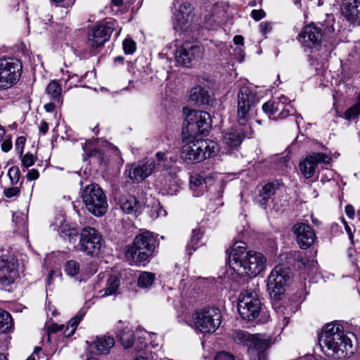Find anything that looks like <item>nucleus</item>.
I'll return each mask as SVG.
<instances>
[{
    "label": "nucleus",
    "mask_w": 360,
    "mask_h": 360,
    "mask_svg": "<svg viewBox=\"0 0 360 360\" xmlns=\"http://www.w3.org/2000/svg\"><path fill=\"white\" fill-rule=\"evenodd\" d=\"M155 168V162L153 159L139 162L129 169V176L133 182H139L148 177Z\"/></svg>",
    "instance_id": "nucleus-22"
},
{
    "label": "nucleus",
    "mask_w": 360,
    "mask_h": 360,
    "mask_svg": "<svg viewBox=\"0 0 360 360\" xmlns=\"http://www.w3.org/2000/svg\"><path fill=\"white\" fill-rule=\"evenodd\" d=\"M25 144V138L24 136H19L15 144V150L17 153L22 156L23 153V149Z\"/></svg>",
    "instance_id": "nucleus-46"
},
{
    "label": "nucleus",
    "mask_w": 360,
    "mask_h": 360,
    "mask_svg": "<svg viewBox=\"0 0 360 360\" xmlns=\"http://www.w3.org/2000/svg\"><path fill=\"white\" fill-rule=\"evenodd\" d=\"M319 340L321 351L328 357L342 359L353 353L352 341L340 324L327 323Z\"/></svg>",
    "instance_id": "nucleus-2"
},
{
    "label": "nucleus",
    "mask_w": 360,
    "mask_h": 360,
    "mask_svg": "<svg viewBox=\"0 0 360 360\" xmlns=\"http://www.w3.org/2000/svg\"><path fill=\"white\" fill-rule=\"evenodd\" d=\"M8 175L12 184H17L20 178L19 169L18 167H11L8 169Z\"/></svg>",
    "instance_id": "nucleus-45"
},
{
    "label": "nucleus",
    "mask_w": 360,
    "mask_h": 360,
    "mask_svg": "<svg viewBox=\"0 0 360 360\" xmlns=\"http://www.w3.org/2000/svg\"><path fill=\"white\" fill-rule=\"evenodd\" d=\"M195 327L202 333H214L221 323V314L216 307H206L197 311L193 315Z\"/></svg>",
    "instance_id": "nucleus-10"
},
{
    "label": "nucleus",
    "mask_w": 360,
    "mask_h": 360,
    "mask_svg": "<svg viewBox=\"0 0 360 360\" xmlns=\"http://www.w3.org/2000/svg\"><path fill=\"white\" fill-rule=\"evenodd\" d=\"M360 115V108L356 105L354 104L348 109H347L342 117L349 121H354L356 120L359 116Z\"/></svg>",
    "instance_id": "nucleus-38"
},
{
    "label": "nucleus",
    "mask_w": 360,
    "mask_h": 360,
    "mask_svg": "<svg viewBox=\"0 0 360 360\" xmlns=\"http://www.w3.org/2000/svg\"><path fill=\"white\" fill-rule=\"evenodd\" d=\"M243 37L241 35H236L233 38V41L236 45L243 46Z\"/></svg>",
    "instance_id": "nucleus-59"
},
{
    "label": "nucleus",
    "mask_w": 360,
    "mask_h": 360,
    "mask_svg": "<svg viewBox=\"0 0 360 360\" xmlns=\"http://www.w3.org/2000/svg\"><path fill=\"white\" fill-rule=\"evenodd\" d=\"M86 314V310L81 309L72 317L67 325L53 323L49 327V333L62 332L65 337L72 336L77 328L79 323L82 320Z\"/></svg>",
    "instance_id": "nucleus-21"
},
{
    "label": "nucleus",
    "mask_w": 360,
    "mask_h": 360,
    "mask_svg": "<svg viewBox=\"0 0 360 360\" xmlns=\"http://www.w3.org/2000/svg\"><path fill=\"white\" fill-rule=\"evenodd\" d=\"M344 17L351 23L360 25V1L346 0L342 5Z\"/></svg>",
    "instance_id": "nucleus-25"
},
{
    "label": "nucleus",
    "mask_w": 360,
    "mask_h": 360,
    "mask_svg": "<svg viewBox=\"0 0 360 360\" xmlns=\"http://www.w3.org/2000/svg\"><path fill=\"white\" fill-rule=\"evenodd\" d=\"M324 40V34L321 27L310 24L304 27L299 34V41L304 47L318 49Z\"/></svg>",
    "instance_id": "nucleus-17"
},
{
    "label": "nucleus",
    "mask_w": 360,
    "mask_h": 360,
    "mask_svg": "<svg viewBox=\"0 0 360 360\" xmlns=\"http://www.w3.org/2000/svg\"><path fill=\"white\" fill-rule=\"evenodd\" d=\"M178 169L175 167H169L164 169L158 177L156 185L160 186L167 193L172 190V187L176 184Z\"/></svg>",
    "instance_id": "nucleus-24"
},
{
    "label": "nucleus",
    "mask_w": 360,
    "mask_h": 360,
    "mask_svg": "<svg viewBox=\"0 0 360 360\" xmlns=\"http://www.w3.org/2000/svg\"><path fill=\"white\" fill-rule=\"evenodd\" d=\"M20 157L22 165L25 168L32 166L37 160V158L30 153H27L24 155H22Z\"/></svg>",
    "instance_id": "nucleus-42"
},
{
    "label": "nucleus",
    "mask_w": 360,
    "mask_h": 360,
    "mask_svg": "<svg viewBox=\"0 0 360 360\" xmlns=\"http://www.w3.org/2000/svg\"><path fill=\"white\" fill-rule=\"evenodd\" d=\"M122 211L129 214L137 215L141 212V205L136 197L131 195H124L120 200Z\"/></svg>",
    "instance_id": "nucleus-27"
},
{
    "label": "nucleus",
    "mask_w": 360,
    "mask_h": 360,
    "mask_svg": "<svg viewBox=\"0 0 360 360\" xmlns=\"http://www.w3.org/2000/svg\"><path fill=\"white\" fill-rule=\"evenodd\" d=\"M251 15L255 20H259L265 16V13L263 10H252Z\"/></svg>",
    "instance_id": "nucleus-51"
},
{
    "label": "nucleus",
    "mask_w": 360,
    "mask_h": 360,
    "mask_svg": "<svg viewBox=\"0 0 360 360\" xmlns=\"http://www.w3.org/2000/svg\"><path fill=\"white\" fill-rule=\"evenodd\" d=\"M259 98L248 86L241 87L237 94V119L241 126L247 124L248 120L257 112L256 106Z\"/></svg>",
    "instance_id": "nucleus-7"
},
{
    "label": "nucleus",
    "mask_w": 360,
    "mask_h": 360,
    "mask_svg": "<svg viewBox=\"0 0 360 360\" xmlns=\"http://www.w3.org/2000/svg\"><path fill=\"white\" fill-rule=\"evenodd\" d=\"M20 193V189L17 186L10 187L5 188L4 191V195L8 198H11L14 196L18 195Z\"/></svg>",
    "instance_id": "nucleus-47"
},
{
    "label": "nucleus",
    "mask_w": 360,
    "mask_h": 360,
    "mask_svg": "<svg viewBox=\"0 0 360 360\" xmlns=\"http://www.w3.org/2000/svg\"><path fill=\"white\" fill-rule=\"evenodd\" d=\"M18 276L17 259L8 252L2 251L0 255V284L8 286L15 281Z\"/></svg>",
    "instance_id": "nucleus-15"
},
{
    "label": "nucleus",
    "mask_w": 360,
    "mask_h": 360,
    "mask_svg": "<svg viewBox=\"0 0 360 360\" xmlns=\"http://www.w3.org/2000/svg\"><path fill=\"white\" fill-rule=\"evenodd\" d=\"M39 129L40 132L45 134L49 130V124L45 121H41L39 125Z\"/></svg>",
    "instance_id": "nucleus-57"
},
{
    "label": "nucleus",
    "mask_w": 360,
    "mask_h": 360,
    "mask_svg": "<svg viewBox=\"0 0 360 360\" xmlns=\"http://www.w3.org/2000/svg\"><path fill=\"white\" fill-rule=\"evenodd\" d=\"M183 111L185 115L182 130L184 139H195L199 135H207L212 126L211 117L208 112L191 110L188 107L184 108Z\"/></svg>",
    "instance_id": "nucleus-4"
},
{
    "label": "nucleus",
    "mask_w": 360,
    "mask_h": 360,
    "mask_svg": "<svg viewBox=\"0 0 360 360\" xmlns=\"http://www.w3.org/2000/svg\"><path fill=\"white\" fill-rule=\"evenodd\" d=\"M65 271L70 276H77L80 271L79 264L74 260L68 261L65 264Z\"/></svg>",
    "instance_id": "nucleus-40"
},
{
    "label": "nucleus",
    "mask_w": 360,
    "mask_h": 360,
    "mask_svg": "<svg viewBox=\"0 0 360 360\" xmlns=\"http://www.w3.org/2000/svg\"><path fill=\"white\" fill-rule=\"evenodd\" d=\"M246 135L240 129H230L223 135L222 142L227 147L236 148L238 147Z\"/></svg>",
    "instance_id": "nucleus-26"
},
{
    "label": "nucleus",
    "mask_w": 360,
    "mask_h": 360,
    "mask_svg": "<svg viewBox=\"0 0 360 360\" xmlns=\"http://www.w3.org/2000/svg\"><path fill=\"white\" fill-rule=\"evenodd\" d=\"M39 174L37 169H32L27 174V179L29 181L36 180L39 178Z\"/></svg>",
    "instance_id": "nucleus-52"
},
{
    "label": "nucleus",
    "mask_w": 360,
    "mask_h": 360,
    "mask_svg": "<svg viewBox=\"0 0 360 360\" xmlns=\"http://www.w3.org/2000/svg\"><path fill=\"white\" fill-rule=\"evenodd\" d=\"M344 224H345V231L347 232V233L348 234L349 236V240H351V242L352 243L353 242V238H354V236H353V232H352V228L347 224V222L344 221Z\"/></svg>",
    "instance_id": "nucleus-58"
},
{
    "label": "nucleus",
    "mask_w": 360,
    "mask_h": 360,
    "mask_svg": "<svg viewBox=\"0 0 360 360\" xmlns=\"http://www.w3.org/2000/svg\"><path fill=\"white\" fill-rule=\"evenodd\" d=\"M13 326V319L10 314L0 308V331L6 333Z\"/></svg>",
    "instance_id": "nucleus-36"
},
{
    "label": "nucleus",
    "mask_w": 360,
    "mask_h": 360,
    "mask_svg": "<svg viewBox=\"0 0 360 360\" xmlns=\"http://www.w3.org/2000/svg\"><path fill=\"white\" fill-rule=\"evenodd\" d=\"M120 284V278L116 275H110L106 281L105 287L100 293L104 292L101 295V297H106L115 295L117 292Z\"/></svg>",
    "instance_id": "nucleus-31"
},
{
    "label": "nucleus",
    "mask_w": 360,
    "mask_h": 360,
    "mask_svg": "<svg viewBox=\"0 0 360 360\" xmlns=\"http://www.w3.org/2000/svg\"><path fill=\"white\" fill-rule=\"evenodd\" d=\"M262 110L270 119L275 120L284 119L296 113V110L284 96L266 102L262 105Z\"/></svg>",
    "instance_id": "nucleus-13"
},
{
    "label": "nucleus",
    "mask_w": 360,
    "mask_h": 360,
    "mask_svg": "<svg viewBox=\"0 0 360 360\" xmlns=\"http://www.w3.org/2000/svg\"><path fill=\"white\" fill-rule=\"evenodd\" d=\"M252 335V334H250L247 331L238 330L234 332L233 338L236 343L244 345L249 347Z\"/></svg>",
    "instance_id": "nucleus-37"
},
{
    "label": "nucleus",
    "mask_w": 360,
    "mask_h": 360,
    "mask_svg": "<svg viewBox=\"0 0 360 360\" xmlns=\"http://www.w3.org/2000/svg\"><path fill=\"white\" fill-rule=\"evenodd\" d=\"M114 345L115 340L112 337L103 336L97 338L92 343L91 347L96 349V353L98 354H106L109 353Z\"/></svg>",
    "instance_id": "nucleus-29"
},
{
    "label": "nucleus",
    "mask_w": 360,
    "mask_h": 360,
    "mask_svg": "<svg viewBox=\"0 0 360 360\" xmlns=\"http://www.w3.org/2000/svg\"><path fill=\"white\" fill-rule=\"evenodd\" d=\"M272 30V25L269 22H262L259 25V31L263 35L269 33Z\"/></svg>",
    "instance_id": "nucleus-48"
},
{
    "label": "nucleus",
    "mask_w": 360,
    "mask_h": 360,
    "mask_svg": "<svg viewBox=\"0 0 360 360\" xmlns=\"http://www.w3.org/2000/svg\"><path fill=\"white\" fill-rule=\"evenodd\" d=\"M155 157L157 158L158 163L155 165L158 168L163 167L164 169L167 168L166 162L167 161L166 158V154L163 152H158L155 154Z\"/></svg>",
    "instance_id": "nucleus-44"
},
{
    "label": "nucleus",
    "mask_w": 360,
    "mask_h": 360,
    "mask_svg": "<svg viewBox=\"0 0 360 360\" xmlns=\"http://www.w3.org/2000/svg\"><path fill=\"white\" fill-rule=\"evenodd\" d=\"M55 107L56 105L53 103H49L44 105L45 110L49 112H52L55 109Z\"/></svg>",
    "instance_id": "nucleus-62"
},
{
    "label": "nucleus",
    "mask_w": 360,
    "mask_h": 360,
    "mask_svg": "<svg viewBox=\"0 0 360 360\" xmlns=\"http://www.w3.org/2000/svg\"><path fill=\"white\" fill-rule=\"evenodd\" d=\"M266 262L262 253L246 251L243 242L236 243L229 257L230 267L240 276H256L264 269Z\"/></svg>",
    "instance_id": "nucleus-1"
},
{
    "label": "nucleus",
    "mask_w": 360,
    "mask_h": 360,
    "mask_svg": "<svg viewBox=\"0 0 360 360\" xmlns=\"http://www.w3.org/2000/svg\"><path fill=\"white\" fill-rule=\"evenodd\" d=\"M46 93L50 96L51 99L57 102L58 104L62 103L61 98V88L58 83L56 81L50 82L46 87Z\"/></svg>",
    "instance_id": "nucleus-34"
},
{
    "label": "nucleus",
    "mask_w": 360,
    "mask_h": 360,
    "mask_svg": "<svg viewBox=\"0 0 360 360\" xmlns=\"http://www.w3.org/2000/svg\"><path fill=\"white\" fill-rule=\"evenodd\" d=\"M234 52H235V54H238V59H239V61L240 62H242L243 60V58H244V56H245V53H244V51L242 49L240 48H238L236 50H234Z\"/></svg>",
    "instance_id": "nucleus-60"
},
{
    "label": "nucleus",
    "mask_w": 360,
    "mask_h": 360,
    "mask_svg": "<svg viewBox=\"0 0 360 360\" xmlns=\"http://www.w3.org/2000/svg\"><path fill=\"white\" fill-rule=\"evenodd\" d=\"M214 360H235L234 356L226 352H221L216 354Z\"/></svg>",
    "instance_id": "nucleus-49"
},
{
    "label": "nucleus",
    "mask_w": 360,
    "mask_h": 360,
    "mask_svg": "<svg viewBox=\"0 0 360 360\" xmlns=\"http://www.w3.org/2000/svg\"><path fill=\"white\" fill-rule=\"evenodd\" d=\"M12 146L11 138L6 139L1 143V150L7 153L11 150Z\"/></svg>",
    "instance_id": "nucleus-50"
},
{
    "label": "nucleus",
    "mask_w": 360,
    "mask_h": 360,
    "mask_svg": "<svg viewBox=\"0 0 360 360\" xmlns=\"http://www.w3.org/2000/svg\"><path fill=\"white\" fill-rule=\"evenodd\" d=\"M157 244V239L149 231L136 235L131 245L127 248L126 257L131 263L138 264L146 261L152 255Z\"/></svg>",
    "instance_id": "nucleus-5"
},
{
    "label": "nucleus",
    "mask_w": 360,
    "mask_h": 360,
    "mask_svg": "<svg viewBox=\"0 0 360 360\" xmlns=\"http://www.w3.org/2000/svg\"><path fill=\"white\" fill-rule=\"evenodd\" d=\"M204 184H205V179L201 176L198 174H193L191 176L190 186L191 188L193 189V191H195L196 189L199 188L200 191H201L204 188ZM200 192L195 195L198 196L200 195Z\"/></svg>",
    "instance_id": "nucleus-39"
},
{
    "label": "nucleus",
    "mask_w": 360,
    "mask_h": 360,
    "mask_svg": "<svg viewBox=\"0 0 360 360\" xmlns=\"http://www.w3.org/2000/svg\"><path fill=\"white\" fill-rule=\"evenodd\" d=\"M182 159L188 163H197L217 154L219 145L210 139H186L183 136Z\"/></svg>",
    "instance_id": "nucleus-3"
},
{
    "label": "nucleus",
    "mask_w": 360,
    "mask_h": 360,
    "mask_svg": "<svg viewBox=\"0 0 360 360\" xmlns=\"http://www.w3.org/2000/svg\"><path fill=\"white\" fill-rule=\"evenodd\" d=\"M53 274H54L53 271H51L49 272V276L47 277V283H48V285H50L51 283V281L53 279Z\"/></svg>",
    "instance_id": "nucleus-63"
},
{
    "label": "nucleus",
    "mask_w": 360,
    "mask_h": 360,
    "mask_svg": "<svg viewBox=\"0 0 360 360\" xmlns=\"http://www.w3.org/2000/svg\"><path fill=\"white\" fill-rule=\"evenodd\" d=\"M193 8L185 0H174L172 8V21L174 29L181 30L192 18Z\"/></svg>",
    "instance_id": "nucleus-18"
},
{
    "label": "nucleus",
    "mask_w": 360,
    "mask_h": 360,
    "mask_svg": "<svg viewBox=\"0 0 360 360\" xmlns=\"http://www.w3.org/2000/svg\"><path fill=\"white\" fill-rule=\"evenodd\" d=\"M13 222L15 223L16 226L15 231L20 234L25 235L27 230V216L20 212H15L13 214Z\"/></svg>",
    "instance_id": "nucleus-32"
},
{
    "label": "nucleus",
    "mask_w": 360,
    "mask_h": 360,
    "mask_svg": "<svg viewBox=\"0 0 360 360\" xmlns=\"http://www.w3.org/2000/svg\"><path fill=\"white\" fill-rule=\"evenodd\" d=\"M155 211L157 212L155 217H165L167 214V212L165 210L160 207L159 205L156 207Z\"/></svg>",
    "instance_id": "nucleus-61"
},
{
    "label": "nucleus",
    "mask_w": 360,
    "mask_h": 360,
    "mask_svg": "<svg viewBox=\"0 0 360 360\" xmlns=\"http://www.w3.org/2000/svg\"><path fill=\"white\" fill-rule=\"evenodd\" d=\"M262 308L259 293L252 289L246 290L238 296V311L242 319L252 321L256 319Z\"/></svg>",
    "instance_id": "nucleus-9"
},
{
    "label": "nucleus",
    "mask_w": 360,
    "mask_h": 360,
    "mask_svg": "<svg viewBox=\"0 0 360 360\" xmlns=\"http://www.w3.org/2000/svg\"><path fill=\"white\" fill-rule=\"evenodd\" d=\"M63 75L61 77V81H63L65 83L70 82V78L72 76V72L67 70L65 72L62 70Z\"/></svg>",
    "instance_id": "nucleus-56"
},
{
    "label": "nucleus",
    "mask_w": 360,
    "mask_h": 360,
    "mask_svg": "<svg viewBox=\"0 0 360 360\" xmlns=\"http://www.w3.org/2000/svg\"><path fill=\"white\" fill-rule=\"evenodd\" d=\"M202 236V231L200 229H193L191 238L188 243L187 248L195 250L197 245Z\"/></svg>",
    "instance_id": "nucleus-41"
},
{
    "label": "nucleus",
    "mask_w": 360,
    "mask_h": 360,
    "mask_svg": "<svg viewBox=\"0 0 360 360\" xmlns=\"http://www.w3.org/2000/svg\"><path fill=\"white\" fill-rule=\"evenodd\" d=\"M292 232L301 249L306 250L311 247L316 238L312 227L304 222H297L292 227Z\"/></svg>",
    "instance_id": "nucleus-19"
},
{
    "label": "nucleus",
    "mask_w": 360,
    "mask_h": 360,
    "mask_svg": "<svg viewBox=\"0 0 360 360\" xmlns=\"http://www.w3.org/2000/svg\"><path fill=\"white\" fill-rule=\"evenodd\" d=\"M139 349V352L134 357V360H149L148 358L146 356L145 352H142L143 347L141 346Z\"/></svg>",
    "instance_id": "nucleus-55"
},
{
    "label": "nucleus",
    "mask_w": 360,
    "mask_h": 360,
    "mask_svg": "<svg viewBox=\"0 0 360 360\" xmlns=\"http://www.w3.org/2000/svg\"><path fill=\"white\" fill-rule=\"evenodd\" d=\"M279 188V184L276 182H268L267 184L262 186L259 189V195L257 198V201L262 206H264L269 199L276 193V191Z\"/></svg>",
    "instance_id": "nucleus-28"
},
{
    "label": "nucleus",
    "mask_w": 360,
    "mask_h": 360,
    "mask_svg": "<svg viewBox=\"0 0 360 360\" xmlns=\"http://www.w3.org/2000/svg\"><path fill=\"white\" fill-rule=\"evenodd\" d=\"M202 47L197 42L185 41L176 50V60L182 66H191L192 61L202 57Z\"/></svg>",
    "instance_id": "nucleus-16"
},
{
    "label": "nucleus",
    "mask_w": 360,
    "mask_h": 360,
    "mask_svg": "<svg viewBox=\"0 0 360 360\" xmlns=\"http://www.w3.org/2000/svg\"><path fill=\"white\" fill-rule=\"evenodd\" d=\"M115 29V22L109 20L105 23L94 26L88 32V39L86 44L89 48V53H94L95 51L104 45L110 39Z\"/></svg>",
    "instance_id": "nucleus-12"
},
{
    "label": "nucleus",
    "mask_w": 360,
    "mask_h": 360,
    "mask_svg": "<svg viewBox=\"0 0 360 360\" xmlns=\"http://www.w3.org/2000/svg\"><path fill=\"white\" fill-rule=\"evenodd\" d=\"M189 101L198 105H207L209 103L210 94L205 89L195 86L191 91Z\"/></svg>",
    "instance_id": "nucleus-30"
},
{
    "label": "nucleus",
    "mask_w": 360,
    "mask_h": 360,
    "mask_svg": "<svg viewBox=\"0 0 360 360\" xmlns=\"http://www.w3.org/2000/svg\"><path fill=\"white\" fill-rule=\"evenodd\" d=\"M122 45L126 54H132L136 51V43L131 39H125Z\"/></svg>",
    "instance_id": "nucleus-43"
},
{
    "label": "nucleus",
    "mask_w": 360,
    "mask_h": 360,
    "mask_svg": "<svg viewBox=\"0 0 360 360\" xmlns=\"http://www.w3.org/2000/svg\"><path fill=\"white\" fill-rule=\"evenodd\" d=\"M117 338L124 349L131 347L134 341V332L128 327L120 330L117 333Z\"/></svg>",
    "instance_id": "nucleus-33"
},
{
    "label": "nucleus",
    "mask_w": 360,
    "mask_h": 360,
    "mask_svg": "<svg viewBox=\"0 0 360 360\" xmlns=\"http://www.w3.org/2000/svg\"><path fill=\"white\" fill-rule=\"evenodd\" d=\"M330 160V157L326 154L314 153L307 156L300 164L301 172L305 178H311L314 176L318 165H329Z\"/></svg>",
    "instance_id": "nucleus-20"
},
{
    "label": "nucleus",
    "mask_w": 360,
    "mask_h": 360,
    "mask_svg": "<svg viewBox=\"0 0 360 360\" xmlns=\"http://www.w3.org/2000/svg\"><path fill=\"white\" fill-rule=\"evenodd\" d=\"M155 275L151 272H141L139 277L137 284L141 288H149L153 283Z\"/></svg>",
    "instance_id": "nucleus-35"
},
{
    "label": "nucleus",
    "mask_w": 360,
    "mask_h": 360,
    "mask_svg": "<svg viewBox=\"0 0 360 360\" xmlns=\"http://www.w3.org/2000/svg\"><path fill=\"white\" fill-rule=\"evenodd\" d=\"M22 65L20 60L15 58H0V90L11 88L20 80Z\"/></svg>",
    "instance_id": "nucleus-8"
},
{
    "label": "nucleus",
    "mask_w": 360,
    "mask_h": 360,
    "mask_svg": "<svg viewBox=\"0 0 360 360\" xmlns=\"http://www.w3.org/2000/svg\"><path fill=\"white\" fill-rule=\"evenodd\" d=\"M274 340L270 335L265 334H255L250 341V345L248 348L250 353L257 352L259 357L267 350L273 344Z\"/></svg>",
    "instance_id": "nucleus-23"
},
{
    "label": "nucleus",
    "mask_w": 360,
    "mask_h": 360,
    "mask_svg": "<svg viewBox=\"0 0 360 360\" xmlns=\"http://www.w3.org/2000/svg\"><path fill=\"white\" fill-rule=\"evenodd\" d=\"M111 2L113 5L120 6L122 4L123 0H111Z\"/></svg>",
    "instance_id": "nucleus-64"
},
{
    "label": "nucleus",
    "mask_w": 360,
    "mask_h": 360,
    "mask_svg": "<svg viewBox=\"0 0 360 360\" xmlns=\"http://www.w3.org/2000/svg\"><path fill=\"white\" fill-rule=\"evenodd\" d=\"M103 239L99 232L94 228L86 226L80 233L79 250L88 255H96L100 252Z\"/></svg>",
    "instance_id": "nucleus-14"
},
{
    "label": "nucleus",
    "mask_w": 360,
    "mask_h": 360,
    "mask_svg": "<svg viewBox=\"0 0 360 360\" xmlns=\"http://www.w3.org/2000/svg\"><path fill=\"white\" fill-rule=\"evenodd\" d=\"M81 198L86 210L96 217L104 215L108 210V201L102 188L96 184L84 187Z\"/></svg>",
    "instance_id": "nucleus-6"
},
{
    "label": "nucleus",
    "mask_w": 360,
    "mask_h": 360,
    "mask_svg": "<svg viewBox=\"0 0 360 360\" xmlns=\"http://www.w3.org/2000/svg\"><path fill=\"white\" fill-rule=\"evenodd\" d=\"M80 82V77L76 74H72L70 78V83L68 86V89L72 87L73 86H77V84Z\"/></svg>",
    "instance_id": "nucleus-53"
},
{
    "label": "nucleus",
    "mask_w": 360,
    "mask_h": 360,
    "mask_svg": "<svg viewBox=\"0 0 360 360\" xmlns=\"http://www.w3.org/2000/svg\"><path fill=\"white\" fill-rule=\"evenodd\" d=\"M290 269L277 265L271 271L267 280V290L271 299L279 300L284 295L285 288L290 280Z\"/></svg>",
    "instance_id": "nucleus-11"
},
{
    "label": "nucleus",
    "mask_w": 360,
    "mask_h": 360,
    "mask_svg": "<svg viewBox=\"0 0 360 360\" xmlns=\"http://www.w3.org/2000/svg\"><path fill=\"white\" fill-rule=\"evenodd\" d=\"M345 213L350 219H353L355 215V210L353 206L347 205L345 207Z\"/></svg>",
    "instance_id": "nucleus-54"
}]
</instances>
